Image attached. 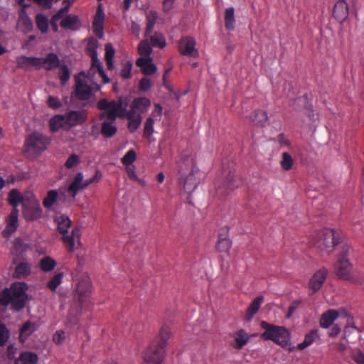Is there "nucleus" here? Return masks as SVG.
I'll list each match as a JSON object with an SVG mask.
<instances>
[{"label": "nucleus", "instance_id": "nucleus-1", "mask_svg": "<svg viewBox=\"0 0 364 364\" xmlns=\"http://www.w3.org/2000/svg\"><path fill=\"white\" fill-rule=\"evenodd\" d=\"M178 185L183 188L185 193L188 196L194 191L200 183L202 173L195 164L194 159L191 156L189 151H185L181 154L178 161ZM189 203L191 201L189 200Z\"/></svg>", "mask_w": 364, "mask_h": 364}, {"label": "nucleus", "instance_id": "nucleus-2", "mask_svg": "<svg viewBox=\"0 0 364 364\" xmlns=\"http://www.w3.org/2000/svg\"><path fill=\"white\" fill-rule=\"evenodd\" d=\"M27 289L28 286L25 282L12 284L10 288H5L0 292V305H11V309L16 311L23 309L28 299Z\"/></svg>", "mask_w": 364, "mask_h": 364}, {"label": "nucleus", "instance_id": "nucleus-3", "mask_svg": "<svg viewBox=\"0 0 364 364\" xmlns=\"http://www.w3.org/2000/svg\"><path fill=\"white\" fill-rule=\"evenodd\" d=\"M352 250L351 247L347 244L342 246L334 264V273L341 280L353 284H361V278L355 273L353 264L349 262V256Z\"/></svg>", "mask_w": 364, "mask_h": 364}, {"label": "nucleus", "instance_id": "nucleus-4", "mask_svg": "<svg viewBox=\"0 0 364 364\" xmlns=\"http://www.w3.org/2000/svg\"><path fill=\"white\" fill-rule=\"evenodd\" d=\"M242 184V178L235 174L233 166L225 168L223 162V176L218 181L215 193L220 198H223Z\"/></svg>", "mask_w": 364, "mask_h": 364}, {"label": "nucleus", "instance_id": "nucleus-5", "mask_svg": "<svg viewBox=\"0 0 364 364\" xmlns=\"http://www.w3.org/2000/svg\"><path fill=\"white\" fill-rule=\"evenodd\" d=\"M260 325L264 330L261 334V338L263 340L272 341L282 346H285L288 344L290 333L285 327L273 325L265 321H262Z\"/></svg>", "mask_w": 364, "mask_h": 364}, {"label": "nucleus", "instance_id": "nucleus-6", "mask_svg": "<svg viewBox=\"0 0 364 364\" xmlns=\"http://www.w3.org/2000/svg\"><path fill=\"white\" fill-rule=\"evenodd\" d=\"M58 225V232L63 235L62 240L68 252H72L75 250V240L79 238L80 230L75 227L72 230L70 234L68 233V229L71 225L70 219L65 215H60L55 219Z\"/></svg>", "mask_w": 364, "mask_h": 364}, {"label": "nucleus", "instance_id": "nucleus-7", "mask_svg": "<svg viewBox=\"0 0 364 364\" xmlns=\"http://www.w3.org/2000/svg\"><path fill=\"white\" fill-rule=\"evenodd\" d=\"M77 280L74 299L79 303L81 309H87L90 304L91 282L90 277L87 274L82 273Z\"/></svg>", "mask_w": 364, "mask_h": 364}, {"label": "nucleus", "instance_id": "nucleus-8", "mask_svg": "<svg viewBox=\"0 0 364 364\" xmlns=\"http://www.w3.org/2000/svg\"><path fill=\"white\" fill-rule=\"evenodd\" d=\"M339 242V233L334 229L324 228L318 233L316 245L321 251L329 253Z\"/></svg>", "mask_w": 364, "mask_h": 364}, {"label": "nucleus", "instance_id": "nucleus-9", "mask_svg": "<svg viewBox=\"0 0 364 364\" xmlns=\"http://www.w3.org/2000/svg\"><path fill=\"white\" fill-rule=\"evenodd\" d=\"M97 108L104 111V114L111 121H114L117 117H124L127 111V109L122 106L121 99L119 102L114 100L109 102L106 99L100 100L97 102Z\"/></svg>", "mask_w": 364, "mask_h": 364}, {"label": "nucleus", "instance_id": "nucleus-10", "mask_svg": "<svg viewBox=\"0 0 364 364\" xmlns=\"http://www.w3.org/2000/svg\"><path fill=\"white\" fill-rule=\"evenodd\" d=\"M48 144V138L38 132L31 134L25 141V151L34 154H40L46 149Z\"/></svg>", "mask_w": 364, "mask_h": 364}, {"label": "nucleus", "instance_id": "nucleus-11", "mask_svg": "<svg viewBox=\"0 0 364 364\" xmlns=\"http://www.w3.org/2000/svg\"><path fill=\"white\" fill-rule=\"evenodd\" d=\"M173 65L168 62L164 67V73L163 74L162 82L164 88L168 91L169 98L168 100V106H176L181 97V94L176 92L171 84V71Z\"/></svg>", "mask_w": 364, "mask_h": 364}, {"label": "nucleus", "instance_id": "nucleus-12", "mask_svg": "<svg viewBox=\"0 0 364 364\" xmlns=\"http://www.w3.org/2000/svg\"><path fill=\"white\" fill-rule=\"evenodd\" d=\"M85 77L84 71L80 72L75 77V95L76 97L81 100H86L90 99L92 95V88L84 82L80 77Z\"/></svg>", "mask_w": 364, "mask_h": 364}, {"label": "nucleus", "instance_id": "nucleus-13", "mask_svg": "<svg viewBox=\"0 0 364 364\" xmlns=\"http://www.w3.org/2000/svg\"><path fill=\"white\" fill-rule=\"evenodd\" d=\"M327 275L328 269L325 267L321 268L314 274L309 283L310 295H313L321 289Z\"/></svg>", "mask_w": 364, "mask_h": 364}, {"label": "nucleus", "instance_id": "nucleus-14", "mask_svg": "<svg viewBox=\"0 0 364 364\" xmlns=\"http://www.w3.org/2000/svg\"><path fill=\"white\" fill-rule=\"evenodd\" d=\"M144 364H159V341H155L143 353Z\"/></svg>", "mask_w": 364, "mask_h": 364}, {"label": "nucleus", "instance_id": "nucleus-15", "mask_svg": "<svg viewBox=\"0 0 364 364\" xmlns=\"http://www.w3.org/2000/svg\"><path fill=\"white\" fill-rule=\"evenodd\" d=\"M196 42L193 38L186 37L179 41L178 51L183 55L196 57L198 55L195 48Z\"/></svg>", "mask_w": 364, "mask_h": 364}, {"label": "nucleus", "instance_id": "nucleus-16", "mask_svg": "<svg viewBox=\"0 0 364 364\" xmlns=\"http://www.w3.org/2000/svg\"><path fill=\"white\" fill-rule=\"evenodd\" d=\"M105 15L104 14L102 4H99L92 21V29L95 34L102 38L103 36V26Z\"/></svg>", "mask_w": 364, "mask_h": 364}, {"label": "nucleus", "instance_id": "nucleus-17", "mask_svg": "<svg viewBox=\"0 0 364 364\" xmlns=\"http://www.w3.org/2000/svg\"><path fill=\"white\" fill-rule=\"evenodd\" d=\"M40 69L43 68L47 71L53 70L60 65L58 55L54 53H49L45 58H39Z\"/></svg>", "mask_w": 364, "mask_h": 364}, {"label": "nucleus", "instance_id": "nucleus-18", "mask_svg": "<svg viewBox=\"0 0 364 364\" xmlns=\"http://www.w3.org/2000/svg\"><path fill=\"white\" fill-rule=\"evenodd\" d=\"M18 208L12 209L6 219V226L2 232V235L4 237H9L12 233H14L16 230L18 225Z\"/></svg>", "mask_w": 364, "mask_h": 364}, {"label": "nucleus", "instance_id": "nucleus-19", "mask_svg": "<svg viewBox=\"0 0 364 364\" xmlns=\"http://www.w3.org/2000/svg\"><path fill=\"white\" fill-rule=\"evenodd\" d=\"M16 64L18 68L25 70H28L31 68L40 70L39 58L38 57L21 55L17 58Z\"/></svg>", "mask_w": 364, "mask_h": 364}, {"label": "nucleus", "instance_id": "nucleus-20", "mask_svg": "<svg viewBox=\"0 0 364 364\" xmlns=\"http://www.w3.org/2000/svg\"><path fill=\"white\" fill-rule=\"evenodd\" d=\"M333 14L334 18L342 23L348 16V6L346 0H338L334 5Z\"/></svg>", "mask_w": 364, "mask_h": 364}, {"label": "nucleus", "instance_id": "nucleus-21", "mask_svg": "<svg viewBox=\"0 0 364 364\" xmlns=\"http://www.w3.org/2000/svg\"><path fill=\"white\" fill-rule=\"evenodd\" d=\"M151 102L146 97H138L134 100L130 105V109L129 112H132L136 114L146 112L150 107Z\"/></svg>", "mask_w": 364, "mask_h": 364}, {"label": "nucleus", "instance_id": "nucleus-22", "mask_svg": "<svg viewBox=\"0 0 364 364\" xmlns=\"http://www.w3.org/2000/svg\"><path fill=\"white\" fill-rule=\"evenodd\" d=\"M23 214L26 220H36L42 217L43 210L38 201L26 207L23 210Z\"/></svg>", "mask_w": 364, "mask_h": 364}, {"label": "nucleus", "instance_id": "nucleus-23", "mask_svg": "<svg viewBox=\"0 0 364 364\" xmlns=\"http://www.w3.org/2000/svg\"><path fill=\"white\" fill-rule=\"evenodd\" d=\"M60 24L62 28L72 31L78 30L81 26L79 17L71 14H68L63 18Z\"/></svg>", "mask_w": 364, "mask_h": 364}, {"label": "nucleus", "instance_id": "nucleus-24", "mask_svg": "<svg viewBox=\"0 0 364 364\" xmlns=\"http://www.w3.org/2000/svg\"><path fill=\"white\" fill-rule=\"evenodd\" d=\"M136 65L145 75H151L156 70V67L153 64L151 58L140 57L136 60Z\"/></svg>", "mask_w": 364, "mask_h": 364}, {"label": "nucleus", "instance_id": "nucleus-25", "mask_svg": "<svg viewBox=\"0 0 364 364\" xmlns=\"http://www.w3.org/2000/svg\"><path fill=\"white\" fill-rule=\"evenodd\" d=\"M17 27L24 33H30L33 30L32 21L24 11L19 14Z\"/></svg>", "mask_w": 364, "mask_h": 364}, {"label": "nucleus", "instance_id": "nucleus-26", "mask_svg": "<svg viewBox=\"0 0 364 364\" xmlns=\"http://www.w3.org/2000/svg\"><path fill=\"white\" fill-rule=\"evenodd\" d=\"M64 116L68 127H74L85 122L83 113L80 111H70Z\"/></svg>", "mask_w": 364, "mask_h": 364}, {"label": "nucleus", "instance_id": "nucleus-27", "mask_svg": "<svg viewBox=\"0 0 364 364\" xmlns=\"http://www.w3.org/2000/svg\"><path fill=\"white\" fill-rule=\"evenodd\" d=\"M264 301V296L260 295L257 296L250 304L246 311V320L250 321L252 320L253 316L257 314L259 311L261 304Z\"/></svg>", "mask_w": 364, "mask_h": 364}, {"label": "nucleus", "instance_id": "nucleus-28", "mask_svg": "<svg viewBox=\"0 0 364 364\" xmlns=\"http://www.w3.org/2000/svg\"><path fill=\"white\" fill-rule=\"evenodd\" d=\"M124 117L128 119V129L132 133L134 132L141 123V116L140 114H136L132 113V112L127 110Z\"/></svg>", "mask_w": 364, "mask_h": 364}, {"label": "nucleus", "instance_id": "nucleus-29", "mask_svg": "<svg viewBox=\"0 0 364 364\" xmlns=\"http://www.w3.org/2000/svg\"><path fill=\"white\" fill-rule=\"evenodd\" d=\"M83 175L81 172L77 173L73 182L70 184L68 191L73 197H75L81 188H85L82 183Z\"/></svg>", "mask_w": 364, "mask_h": 364}, {"label": "nucleus", "instance_id": "nucleus-30", "mask_svg": "<svg viewBox=\"0 0 364 364\" xmlns=\"http://www.w3.org/2000/svg\"><path fill=\"white\" fill-rule=\"evenodd\" d=\"M338 313L336 310H328L325 312L320 319V326L322 328H328L338 318Z\"/></svg>", "mask_w": 364, "mask_h": 364}, {"label": "nucleus", "instance_id": "nucleus-31", "mask_svg": "<svg viewBox=\"0 0 364 364\" xmlns=\"http://www.w3.org/2000/svg\"><path fill=\"white\" fill-rule=\"evenodd\" d=\"M49 127L53 132L58 131L60 128H67L65 116L58 114L52 117L49 121Z\"/></svg>", "mask_w": 364, "mask_h": 364}, {"label": "nucleus", "instance_id": "nucleus-32", "mask_svg": "<svg viewBox=\"0 0 364 364\" xmlns=\"http://www.w3.org/2000/svg\"><path fill=\"white\" fill-rule=\"evenodd\" d=\"M249 336L246 331L243 329L237 331L234 333V340L235 346H234L236 349H241L245 346L249 341Z\"/></svg>", "mask_w": 364, "mask_h": 364}, {"label": "nucleus", "instance_id": "nucleus-33", "mask_svg": "<svg viewBox=\"0 0 364 364\" xmlns=\"http://www.w3.org/2000/svg\"><path fill=\"white\" fill-rule=\"evenodd\" d=\"M250 119L257 125L264 127L268 119L267 114L262 109H257L250 115Z\"/></svg>", "mask_w": 364, "mask_h": 364}, {"label": "nucleus", "instance_id": "nucleus-34", "mask_svg": "<svg viewBox=\"0 0 364 364\" xmlns=\"http://www.w3.org/2000/svg\"><path fill=\"white\" fill-rule=\"evenodd\" d=\"M58 193L56 190H49L43 199L42 204L46 209H50L58 201Z\"/></svg>", "mask_w": 364, "mask_h": 364}, {"label": "nucleus", "instance_id": "nucleus-35", "mask_svg": "<svg viewBox=\"0 0 364 364\" xmlns=\"http://www.w3.org/2000/svg\"><path fill=\"white\" fill-rule=\"evenodd\" d=\"M31 273V265L28 262H20L15 269L14 277L17 279H22Z\"/></svg>", "mask_w": 364, "mask_h": 364}, {"label": "nucleus", "instance_id": "nucleus-36", "mask_svg": "<svg viewBox=\"0 0 364 364\" xmlns=\"http://www.w3.org/2000/svg\"><path fill=\"white\" fill-rule=\"evenodd\" d=\"M171 322H166L161 326V350L167 345V341L171 338Z\"/></svg>", "mask_w": 364, "mask_h": 364}, {"label": "nucleus", "instance_id": "nucleus-37", "mask_svg": "<svg viewBox=\"0 0 364 364\" xmlns=\"http://www.w3.org/2000/svg\"><path fill=\"white\" fill-rule=\"evenodd\" d=\"M235 10L233 7L226 9L225 11V26L227 30L232 31L235 28Z\"/></svg>", "mask_w": 364, "mask_h": 364}, {"label": "nucleus", "instance_id": "nucleus-38", "mask_svg": "<svg viewBox=\"0 0 364 364\" xmlns=\"http://www.w3.org/2000/svg\"><path fill=\"white\" fill-rule=\"evenodd\" d=\"M8 200L9 203L13 207L12 209H15L23 200V198L18 190L12 189L9 193Z\"/></svg>", "mask_w": 364, "mask_h": 364}, {"label": "nucleus", "instance_id": "nucleus-39", "mask_svg": "<svg viewBox=\"0 0 364 364\" xmlns=\"http://www.w3.org/2000/svg\"><path fill=\"white\" fill-rule=\"evenodd\" d=\"M117 129L112 122H103L101 127V133L106 138H110L116 134Z\"/></svg>", "mask_w": 364, "mask_h": 364}, {"label": "nucleus", "instance_id": "nucleus-40", "mask_svg": "<svg viewBox=\"0 0 364 364\" xmlns=\"http://www.w3.org/2000/svg\"><path fill=\"white\" fill-rule=\"evenodd\" d=\"M17 360L21 364H36L38 361V356L32 352H23L21 353Z\"/></svg>", "mask_w": 364, "mask_h": 364}, {"label": "nucleus", "instance_id": "nucleus-41", "mask_svg": "<svg viewBox=\"0 0 364 364\" xmlns=\"http://www.w3.org/2000/svg\"><path fill=\"white\" fill-rule=\"evenodd\" d=\"M318 336L317 330H312L305 336L304 340L301 343L298 344V348L299 350H304L310 345H311Z\"/></svg>", "mask_w": 364, "mask_h": 364}, {"label": "nucleus", "instance_id": "nucleus-42", "mask_svg": "<svg viewBox=\"0 0 364 364\" xmlns=\"http://www.w3.org/2000/svg\"><path fill=\"white\" fill-rule=\"evenodd\" d=\"M230 247L231 242L230 239L226 236L223 237L222 235H220L216 245L217 250L220 252H227Z\"/></svg>", "mask_w": 364, "mask_h": 364}, {"label": "nucleus", "instance_id": "nucleus-43", "mask_svg": "<svg viewBox=\"0 0 364 364\" xmlns=\"http://www.w3.org/2000/svg\"><path fill=\"white\" fill-rule=\"evenodd\" d=\"M36 23L37 28L42 33H46L48 29V20L42 14H38L36 16Z\"/></svg>", "mask_w": 364, "mask_h": 364}, {"label": "nucleus", "instance_id": "nucleus-44", "mask_svg": "<svg viewBox=\"0 0 364 364\" xmlns=\"http://www.w3.org/2000/svg\"><path fill=\"white\" fill-rule=\"evenodd\" d=\"M35 331L34 324L30 321L25 322L20 329V338L22 341Z\"/></svg>", "mask_w": 364, "mask_h": 364}, {"label": "nucleus", "instance_id": "nucleus-45", "mask_svg": "<svg viewBox=\"0 0 364 364\" xmlns=\"http://www.w3.org/2000/svg\"><path fill=\"white\" fill-rule=\"evenodd\" d=\"M55 265V261L50 257H45L40 262V267L43 272L53 270Z\"/></svg>", "mask_w": 364, "mask_h": 364}, {"label": "nucleus", "instance_id": "nucleus-46", "mask_svg": "<svg viewBox=\"0 0 364 364\" xmlns=\"http://www.w3.org/2000/svg\"><path fill=\"white\" fill-rule=\"evenodd\" d=\"M151 52V47L148 40H144L140 42L138 46V53L141 57L149 58V55Z\"/></svg>", "mask_w": 364, "mask_h": 364}, {"label": "nucleus", "instance_id": "nucleus-47", "mask_svg": "<svg viewBox=\"0 0 364 364\" xmlns=\"http://www.w3.org/2000/svg\"><path fill=\"white\" fill-rule=\"evenodd\" d=\"M59 68L60 70L58 72V77L60 78L61 85H65L70 79V72L68 65H60Z\"/></svg>", "mask_w": 364, "mask_h": 364}, {"label": "nucleus", "instance_id": "nucleus-48", "mask_svg": "<svg viewBox=\"0 0 364 364\" xmlns=\"http://www.w3.org/2000/svg\"><path fill=\"white\" fill-rule=\"evenodd\" d=\"M293 164L294 161L291 155L287 152H284L280 162L282 168L284 171H289L292 168Z\"/></svg>", "mask_w": 364, "mask_h": 364}, {"label": "nucleus", "instance_id": "nucleus-49", "mask_svg": "<svg viewBox=\"0 0 364 364\" xmlns=\"http://www.w3.org/2000/svg\"><path fill=\"white\" fill-rule=\"evenodd\" d=\"M136 154L134 149H129L121 159V162L124 166H130L136 161Z\"/></svg>", "mask_w": 364, "mask_h": 364}, {"label": "nucleus", "instance_id": "nucleus-50", "mask_svg": "<svg viewBox=\"0 0 364 364\" xmlns=\"http://www.w3.org/2000/svg\"><path fill=\"white\" fill-rule=\"evenodd\" d=\"M157 17H158V16H157L156 12L150 11L148 14V15L146 16V19H147L146 29V35H149L152 32V30L154 28L155 22H156V19L157 18Z\"/></svg>", "mask_w": 364, "mask_h": 364}, {"label": "nucleus", "instance_id": "nucleus-51", "mask_svg": "<svg viewBox=\"0 0 364 364\" xmlns=\"http://www.w3.org/2000/svg\"><path fill=\"white\" fill-rule=\"evenodd\" d=\"M63 277V273H58L53 277L48 282L47 287L51 290L55 291L57 287L61 284Z\"/></svg>", "mask_w": 364, "mask_h": 364}, {"label": "nucleus", "instance_id": "nucleus-52", "mask_svg": "<svg viewBox=\"0 0 364 364\" xmlns=\"http://www.w3.org/2000/svg\"><path fill=\"white\" fill-rule=\"evenodd\" d=\"M9 332L4 323H0V346H3L8 341Z\"/></svg>", "mask_w": 364, "mask_h": 364}, {"label": "nucleus", "instance_id": "nucleus-53", "mask_svg": "<svg viewBox=\"0 0 364 364\" xmlns=\"http://www.w3.org/2000/svg\"><path fill=\"white\" fill-rule=\"evenodd\" d=\"M126 171L131 180L138 181L140 184L144 185V181L138 178L134 165L126 166Z\"/></svg>", "mask_w": 364, "mask_h": 364}, {"label": "nucleus", "instance_id": "nucleus-54", "mask_svg": "<svg viewBox=\"0 0 364 364\" xmlns=\"http://www.w3.org/2000/svg\"><path fill=\"white\" fill-rule=\"evenodd\" d=\"M132 68V63L130 61H127L122 65V68L120 72V76L124 79H129L131 77V70Z\"/></svg>", "mask_w": 364, "mask_h": 364}, {"label": "nucleus", "instance_id": "nucleus-55", "mask_svg": "<svg viewBox=\"0 0 364 364\" xmlns=\"http://www.w3.org/2000/svg\"><path fill=\"white\" fill-rule=\"evenodd\" d=\"M80 162V159L79 156H77L75 154H73L68 157V159L65 161V166L67 168H71L77 166V164H79Z\"/></svg>", "mask_w": 364, "mask_h": 364}, {"label": "nucleus", "instance_id": "nucleus-56", "mask_svg": "<svg viewBox=\"0 0 364 364\" xmlns=\"http://www.w3.org/2000/svg\"><path fill=\"white\" fill-rule=\"evenodd\" d=\"M92 60L91 69L96 68L97 69L98 73H102L103 70V66L100 60L97 58V53L92 52V55H90Z\"/></svg>", "mask_w": 364, "mask_h": 364}, {"label": "nucleus", "instance_id": "nucleus-57", "mask_svg": "<svg viewBox=\"0 0 364 364\" xmlns=\"http://www.w3.org/2000/svg\"><path fill=\"white\" fill-rule=\"evenodd\" d=\"M153 125H154V120L151 117H149L144 124V136L149 138L153 133Z\"/></svg>", "mask_w": 364, "mask_h": 364}, {"label": "nucleus", "instance_id": "nucleus-58", "mask_svg": "<svg viewBox=\"0 0 364 364\" xmlns=\"http://www.w3.org/2000/svg\"><path fill=\"white\" fill-rule=\"evenodd\" d=\"M98 41L95 38H90L87 45V53L89 55H92V52H97Z\"/></svg>", "mask_w": 364, "mask_h": 364}, {"label": "nucleus", "instance_id": "nucleus-59", "mask_svg": "<svg viewBox=\"0 0 364 364\" xmlns=\"http://www.w3.org/2000/svg\"><path fill=\"white\" fill-rule=\"evenodd\" d=\"M47 105L49 107L53 109H58L62 106V103L57 97L49 96L47 100Z\"/></svg>", "mask_w": 364, "mask_h": 364}, {"label": "nucleus", "instance_id": "nucleus-60", "mask_svg": "<svg viewBox=\"0 0 364 364\" xmlns=\"http://www.w3.org/2000/svg\"><path fill=\"white\" fill-rule=\"evenodd\" d=\"M352 358L357 364H364V353L360 350L353 351Z\"/></svg>", "mask_w": 364, "mask_h": 364}, {"label": "nucleus", "instance_id": "nucleus-61", "mask_svg": "<svg viewBox=\"0 0 364 364\" xmlns=\"http://www.w3.org/2000/svg\"><path fill=\"white\" fill-rule=\"evenodd\" d=\"M102 177V172L99 170H97L95 171V175L92 178H90V179L85 180L83 182V186L87 187L91 183L97 182Z\"/></svg>", "mask_w": 364, "mask_h": 364}, {"label": "nucleus", "instance_id": "nucleus-62", "mask_svg": "<svg viewBox=\"0 0 364 364\" xmlns=\"http://www.w3.org/2000/svg\"><path fill=\"white\" fill-rule=\"evenodd\" d=\"M152 85L151 81L147 77H143L139 82V90L142 92H146Z\"/></svg>", "mask_w": 364, "mask_h": 364}, {"label": "nucleus", "instance_id": "nucleus-63", "mask_svg": "<svg viewBox=\"0 0 364 364\" xmlns=\"http://www.w3.org/2000/svg\"><path fill=\"white\" fill-rule=\"evenodd\" d=\"M115 50L112 44L107 43L105 45V60H112L114 55Z\"/></svg>", "mask_w": 364, "mask_h": 364}, {"label": "nucleus", "instance_id": "nucleus-64", "mask_svg": "<svg viewBox=\"0 0 364 364\" xmlns=\"http://www.w3.org/2000/svg\"><path fill=\"white\" fill-rule=\"evenodd\" d=\"M174 0H164L163 11L165 14L170 13L173 9Z\"/></svg>", "mask_w": 364, "mask_h": 364}]
</instances>
